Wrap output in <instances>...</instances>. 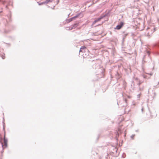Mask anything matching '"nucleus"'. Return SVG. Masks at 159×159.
Returning <instances> with one entry per match:
<instances>
[{"label": "nucleus", "mask_w": 159, "mask_h": 159, "mask_svg": "<svg viewBox=\"0 0 159 159\" xmlns=\"http://www.w3.org/2000/svg\"><path fill=\"white\" fill-rule=\"evenodd\" d=\"M76 25V24H75L73 26V27L71 29H74V28H75L76 27V26H75Z\"/></svg>", "instance_id": "5"}, {"label": "nucleus", "mask_w": 159, "mask_h": 159, "mask_svg": "<svg viewBox=\"0 0 159 159\" xmlns=\"http://www.w3.org/2000/svg\"><path fill=\"white\" fill-rule=\"evenodd\" d=\"M102 17H100V18H98L97 20H95L94 22H93V23H96V22H98V21H99L102 18Z\"/></svg>", "instance_id": "4"}, {"label": "nucleus", "mask_w": 159, "mask_h": 159, "mask_svg": "<svg viewBox=\"0 0 159 159\" xmlns=\"http://www.w3.org/2000/svg\"><path fill=\"white\" fill-rule=\"evenodd\" d=\"M0 1H1V0H0Z\"/></svg>", "instance_id": "7"}, {"label": "nucleus", "mask_w": 159, "mask_h": 159, "mask_svg": "<svg viewBox=\"0 0 159 159\" xmlns=\"http://www.w3.org/2000/svg\"><path fill=\"white\" fill-rule=\"evenodd\" d=\"M7 140L5 138V135L4 138V145L6 147L7 145Z\"/></svg>", "instance_id": "2"}, {"label": "nucleus", "mask_w": 159, "mask_h": 159, "mask_svg": "<svg viewBox=\"0 0 159 159\" xmlns=\"http://www.w3.org/2000/svg\"><path fill=\"white\" fill-rule=\"evenodd\" d=\"M74 18V17H73V18H72L70 19L71 20H70V21L72 20V19H73Z\"/></svg>", "instance_id": "6"}, {"label": "nucleus", "mask_w": 159, "mask_h": 159, "mask_svg": "<svg viewBox=\"0 0 159 159\" xmlns=\"http://www.w3.org/2000/svg\"><path fill=\"white\" fill-rule=\"evenodd\" d=\"M86 48V47L85 46L82 47L80 48V52H84V50Z\"/></svg>", "instance_id": "3"}, {"label": "nucleus", "mask_w": 159, "mask_h": 159, "mask_svg": "<svg viewBox=\"0 0 159 159\" xmlns=\"http://www.w3.org/2000/svg\"><path fill=\"white\" fill-rule=\"evenodd\" d=\"M124 25V23L123 22H121L120 23V25H117L115 28V29H117V30H120V29Z\"/></svg>", "instance_id": "1"}]
</instances>
